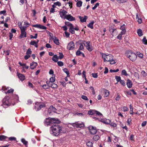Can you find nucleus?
Listing matches in <instances>:
<instances>
[{
	"instance_id": "nucleus-1",
	"label": "nucleus",
	"mask_w": 147,
	"mask_h": 147,
	"mask_svg": "<svg viewBox=\"0 0 147 147\" xmlns=\"http://www.w3.org/2000/svg\"><path fill=\"white\" fill-rule=\"evenodd\" d=\"M67 131L65 128L58 124H53L50 127L51 134L55 136L65 133Z\"/></svg>"
},
{
	"instance_id": "nucleus-2",
	"label": "nucleus",
	"mask_w": 147,
	"mask_h": 147,
	"mask_svg": "<svg viewBox=\"0 0 147 147\" xmlns=\"http://www.w3.org/2000/svg\"><path fill=\"white\" fill-rule=\"evenodd\" d=\"M3 106L5 108H7L11 105H13L15 103H12L11 100L9 97L7 96L5 97L2 101Z\"/></svg>"
},
{
	"instance_id": "nucleus-3",
	"label": "nucleus",
	"mask_w": 147,
	"mask_h": 147,
	"mask_svg": "<svg viewBox=\"0 0 147 147\" xmlns=\"http://www.w3.org/2000/svg\"><path fill=\"white\" fill-rule=\"evenodd\" d=\"M126 55L132 61H135L137 58V55L134 53L131 52H129L126 53Z\"/></svg>"
},
{
	"instance_id": "nucleus-4",
	"label": "nucleus",
	"mask_w": 147,
	"mask_h": 147,
	"mask_svg": "<svg viewBox=\"0 0 147 147\" xmlns=\"http://www.w3.org/2000/svg\"><path fill=\"white\" fill-rule=\"evenodd\" d=\"M102 57L104 60V62L110 61V60L112 59L113 56L111 54L106 55L105 54L102 53Z\"/></svg>"
},
{
	"instance_id": "nucleus-5",
	"label": "nucleus",
	"mask_w": 147,
	"mask_h": 147,
	"mask_svg": "<svg viewBox=\"0 0 147 147\" xmlns=\"http://www.w3.org/2000/svg\"><path fill=\"white\" fill-rule=\"evenodd\" d=\"M71 125L74 128L82 127H84V124L83 123H79L78 122H75V123H71L69 124V125Z\"/></svg>"
},
{
	"instance_id": "nucleus-6",
	"label": "nucleus",
	"mask_w": 147,
	"mask_h": 147,
	"mask_svg": "<svg viewBox=\"0 0 147 147\" xmlns=\"http://www.w3.org/2000/svg\"><path fill=\"white\" fill-rule=\"evenodd\" d=\"M93 118L95 119L96 120H98L99 121H100L107 125L109 124L110 123V122H111L110 120L106 118L99 119L96 117H93Z\"/></svg>"
},
{
	"instance_id": "nucleus-7",
	"label": "nucleus",
	"mask_w": 147,
	"mask_h": 147,
	"mask_svg": "<svg viewBox=\"0 0 147 147\" xmlns=\"http://www.w3.org/2000/svg\"><path fill=\"white\" fill-rule=\"evenodd\" d=\"M90 42L89 41L86 42L85 43H84L85 46L86 47V49L89 51H91L93 49L92 47V46L90 44Z\"/></svg>"
},
{
	"instance_id": "nucleus-8",
	"label": "nucleus",
	"mask_w": 147,
	"mask_h": 147,
	"mask_svg": "<svg viewBox=\"0 0 147 147\" xmlns=\"http://www.w3.org/2000/svg\"><path fill=\"white\" fill-rule=\"evenodd\" d=\"M75 48V45L73 42H70L69 43L67 46V48L69 50H73Z\"/></svg>"
},
{
	"instance_id": "nucleus-9",
	"label": "nucleus",
	"mask_w": 147,
	"mask_h": 147,
	"mask_svg": "<svg viewBox=\"0 0 147 147\" xmlns=\"http://www.w3.org/2000/svg\"><path fill=\"white\" fill-rule=\"evenodd\" d=\"M67 13V11L64 10H63L62 11H60L59 14L62 18L65 19Z\"/></svg>"
},
{
	"instance_id": "nucleus-10",
	"label": "nucleus",
	"mask_w": 147,
	"mask_h": 147,
	"mask_svg": "<svg viewBox=\"0 0 147 147\" xmlns=\"http://www.w3.org/2000/svg\"><path fill=\"white\" fill-rule=\"evenodd\" d=\"M89 129L90 132L92 134H94L96 133L97 130L96 128L93 126H90L89 127Z\"/></svg>"
},
{
	"instance_id": "nucleus-11",
	"label": "nucleus",
	"mask_w": 147,
	"mask_h": 147,
	"mask_svg": "<svg viewBox=\"0 0 147 147\" xmlns=\"http://www.w3.org/2000/svg\"><path fill=\"white\" fill-rule=\"evenodd\" d=\"M51 121V118L49 117L46 118L44 121L45 125L47 126L52 124Z\"/></svg>"
},
{
	"instance_id": "nucleus-12",
	"label": "nucleus",
	"mask_w": 147,
	"mask_h": 147,
	"mask_svg": "<svg viewBox=\"0 0 147 147\" xmlns=\"http://www.w3.org/2000/svg\"><path fill=\"white\" fill-rule=\"evenodd\" d=\"M67 23L68 24H67V25L70 27L69 30L70 32L72 34H74L75 33V31L74 30L73 26L69 22H68Z\"/></svg>"
},
{
	"instance_id": "nucleus-13",
	"label": "nucleus",
	"mask_w": 147,
	"mask_h": 147,
	"mask_svg": "<svg viewBox=\"0 0 147 147\" xmlns=\"http://www.w3.org/2000/svg\"><path fill=\"white\" fill-rule=\"evenodd\" d=\"M65 19H66L67 20L70 21H74L75 20V18L73 17L72 16H71L70 14H68L66 15V17L65 18Z\"/></svg>"
},
{
	"instance_id": "nucleus-14",
	"label": "nucleus",
	"mask_w": 147,
	"mask_h": 147,
	"mask_svg": "<svg viewBox=\"0 0 147 147\" xmlns=\"http://www.w3.org/2000/svg\"><path fill=\"white\" fill-rule=\"evenodd\" d=\"M78 18L81 22H86V20L88 18V17L86 16H84V17L79 16Z\"/></svg>"
},
{
	"instance_id": "nucleus-15",
	"label": "nucleus",
	"mask_w": 147,
	"mask_h": 147,
	"mask_svg": "<svg viewBox=\"0 0 147 147\" xmlns=\"http://www.w3.org/2000/svg\"><path fill=\"white\" fill-rule=\"evenodd\" d=\"M51 120L52 124H53V123L54 124H56L60 123V121L57 118H51Z\"/></svg>"
},
{
	"instance_id": "nucleus-16",
	"label": "nucleus",
	"mask_w": 147,
	"mask_h": 147,
	"mask_svg": "<svg viewBox=\"0 0 147 147\" xmlns=\"http://www.w3.org/2000/svg\"><path fill=\"white\" fill-rule=\"evenodd\" d=\"M38 65L36 62H32L30 64V68L32 69H34L36 68Z\"/></svg>"
},
{
	"instance_id": "nucleus-17",
	"label": "nucleus",
	"mask_w": 147,
	"mask_h": 147,
	"mask_svg": "<svg viewBox=\"0 0 147 147\" xmlns=\"http://www.w3.org/2000/svg\"><path fill=\"white\" fill-rule=\"evenodd\" d=\"M56 110V109L53 106H51L48 109V112L50 114L52 112H55Z\"/></svg>"
},
{
	"instance_id": "nucleus-18",
	"label": "nucleus",
	"mask_w": 147,
	"mask_h": 147,
	"mask_svg": "<svg viewBox=\"0 0 147 147\" xmlns=\"http://www.w3.org/2000/svg\"><path fill=\"white\" fill-rule=\"evenodd\" d=\"M120 29L122 30L121 33L123 34H125L126 32L125 27V24H123L120 27Z\"/></svg>"
},
{
	"instance_id": "nucleus-19",
	"label": "nucleus",
	"mask_w": 147,
	"mask_h": 147,
	"mask_svg": "<svg viewBox=\"0 0 147 147\" xmlns=\"http://www.w3.org/2000/svg\"><path fill=\"white\" fill-rule=\"evenodd\" d=\"M17 75L18 78L21 81H23L25 80V77L24 75L20 74H17Z\"/></svg>"
},
{
	"instance_id": "nucleus-20",
	"label": "nucleus",
	"mask_w": 147,
	"mask_h": 147,
	"mask_svg": "<svg viewBox=\"0 0 147 147\" xmlns=\"http://www.w3.org/2000/svg\"><path fill=\"white\" fill-rule=\"evenodd\" d=\"M26 33L25 31H21V34L19 36V38L21 39L23 38L26 37Z\"/></svg>"
},
{
	"instance_id": "nucleus-21",
	"label": "nucleus",
	"mask_w": 147,
	"mask_h": 147,
	"mask_svg": "<svg viewBox=\"0 0 147 147\" xmlns=\"http://www.w3.org/2000/svg\"><path fill=\"white\" fill-rule=\"evenodd\" d=\"M110 31L111 32V34L113 36H114L115 35H116L117 33V31L115 29H111L110 30Z\"/></svg>"
},
{
	"instance_id": "nucleus-22",
	"label": "nucleus",
	"mask_w": 147,
	"mask_h": 147,
	"mask_svg": "<svg viewBox=\"0 0 147 147\" xmlns=\"http://www.w3.org/2000/svg\"><path fill=\"white\" fill-rule=\"evenodd\" d=\"M127 86L129 88H131L132 86V84L131 81L129 79L127 80V82L126 83Z\"/></svg>"
},
{
	"instance_id": "nucleus-23",
	"label": "nucleus",
	"mask_w": 147,
	"mask_h": 147,
	"mask_svg": "<svg viewBox=\"0 0 147 147\" xmlns=\"http://www.w3.org/2000/svg\"><path fill=\"white\" fill-rule=\"evenodd\" d=\"M61 5V3L59 1H57L56 2H55L52 5V7H56L57 6H58L59 7Z\"/></svg>"
},
{
	"instance_id": "nucleus-24",
	"label": "nucleus",
	"mask_w": 147,
	"mask_h": 147,
	"mask_svg": "<svg viewBox=\"0 0 147 147\" xmlns=\"http://www.w3.org/2000/svg\"><path fill=\"white\" fill-rule=\"evenodd\" d=\"M121 111L124 112L127 111H128V108L126 106H123L120 108Z\"/></svg>"
},
{
	"instance_id": "nucleus-25",
	"label": "nucleus",
	"mask_w": 147,
	"mask_h": 147,
	"mask_svg": "<svg viewBox=\"0 0 147 147\" xmlns=\"http://www.w3.org/2000/svg\"><path fill=\"white\" fill-rule=\"evenodd\" d=\"M52 60L55 62H57L58 60L57 56L56 55H54L52 57Z\"/></svg>"
},
{
	"instance_id": "nucleus-26",
	"label": "nucleus",
	"mask_w": 147,
	"mask_h": 147,
	"mask_svg": "<svg viewBox=\"0 0 147 147\" xmlns=\"http://www.w3.org/2000/svg\"><path fill=\"white\" fill-rule=\"evenodd\" d=\"M76 55L77 56H80L81 55L83 57H85V55L84 54L82 53L80 51L78 50L77 51L76 53Z\"/></svg>"
},
{
	"instance_id": "nucleus-27",
	"label": "nucleus",
	"mask_w": 147,
	"mask_h": 147,
	"mask_svg": "<svg viewBox=\"0 0 147 147\" xmlns=\"http://www.w3.org/2000/svg\"><path fill=\"white\" fill-rule=\"evenodd\" d=\"M19 63L20 66L23 67V68H25L26 69H28L29 68V66L26 65V64H22L20 62H19Z\"/></svg>"
},
{
	"instance_id": "nucleus-28",
	"label": "nucleus",
	"mask_w": 147,
	"mask_h": 147,
	"mask_svg": "<svg viewBox=\"0 0 147 147\" xmlns=\"http://www.w3.org/2000/svg\"><path fill=\"white\" fill-rule=\"evenodd\" d=\"M96 113V110H91L88 112V114L89 115H95Z\"/></svg>"
},
{
	"instance_id": "nucleus-29",
	"label": "nucleus",
	"mask_w": 147,
	"mask_h": 147,
	"mask_svg": "<svg viewBox=\"0 0 147 147\" xmlns=\"http://www.w3.org/2000/svg\"><path fill=\"white\" fill-rule=\"evenodd\" d=\"M55 81V76L54 75H53L50 79V81L51 83L54 82Z\"/></svg>"
},
{
	"instance_id": "nucleus-30",
	"label": "nucleus",
	"mask_w": 147,
	"mask_h": 147,
	"mask_svg": "<svg viewBox=\"0 0 147 147\" xmlns=\"http://www.w3.org/2000/svg\"><path fill=\"white\" fill-rule=\"evenodd\" d=\"M30 44L32 45H34L35 47L37 48L38 47V45L36 43L35 41H31L30 43Z\"/></svg>"
},
{
	"instance_id": "nucleus-31",
	"label": "nucleus",
	"mask_w": 147,
	"mask_h": 147,
	"mask_svg": "<svg viewBox=\"0 0 147 147\" xmlns=\"http://www.w3.org/2000/svg\"><path fill=\"white\" fill-rule=\"evenodd\" d=\"M8 137L4 135L0 136V140L3 141L8 138Z\"/></svg>"
},
{
	"instance_id": "nucleus-32",
	"label": "nucleus",
	"mask_w": 147,
	"mask_h": 147,
	"mask_svg": "<svg viewBox=\"0 0 147 147\" xmlns=\"http://www.w3.org/2000/svg\"><path fill=\"white\" fill-rule=\"evenodd\" d=\"M94 24V22L93 21L91 22L90 23L88 24L87 26L91 29H93L94 28L93 26V24Z\"/></svg>"
},
{
	"instance_id": "nucleus-33",
	"label": "nucleus",
	"mask_w": 147,
	"mask_h": 147,
	"mask_svg": "<svg viewBox=\"0 0 147 147\" xmlns=\"http://www.w3.org/2000/svg\"><path fill=\"white\" fill-rule=\"evenodd\" d=\"M137 33L138 36H141L143 35L142 31L141 29H138L137 31Z\"/></svg>"
},
{
	"instance_id": "nucleus-34",
	"label": "nucleus",
	"mask_w": 147,
	"mask_h": 147,
	"mask_svg": "<svg viewBox=\"0 0 147 147\" xmlns=\"http://www.w3.org/2000/svg\"><path fill=\"white\" fill-rule=\"evenodd\" d=\"M50 86L52 88H57L58 87L57 85V84L54 83H52L51 84Z\"/></svg>"
},
{
	"instance_id": "nucleus-35",
	"label": "nucleus",
	"mask_w": 147,
	"mask_h": 147,
	"mask_svg": "<svg viewBox=\"0 0 147 147\" xmlns=\"http://www.w3.org/2000/svg\"><path fill=\"white\" fill-rule=\"evenodd\" d=\"M129 109L130 110V114L132 115L134 114V113L133 112V108L131 105H129Z\"/></svg>"
},
{
	"instance_id": "nucleus-36",
	"label": "nucleus",
	"mask_w": 147,
	"mask_h": 147,
	"mask_svg": "<svg viewBox=\"0 0 147 147\" xmlns=\"http://www.w3.org/2000/svg\"><path fill=\"white\" fill-rule=\"evenodd\" d=\"M63 70L64 72L65 73H66V74L67 75V77H69V71H68V69L66 68H64L63 69Z\"/></svg>"
},
{
	"instance_id": "nucleus-37",
	"label": "nucleus",
	"mask_w": 147,
	"mask_h": 147,
	"mask_svg": "<svg viewBox=\"0 0 147 147\" xmlns=\"http://www.w3.org/2000/svg\"><path fill=\"white\" fill-rule=\"evenodd\" d=\"M53 40L54 43L57 45H59V40L56 37L55 38H53Z\"/></svg>"
},
{
	"instance_id": "nucleus-38",
	"label": "nucleus",
	"mask_w": 147,
	"mask_h": 147,
	"mask_svg": "<svg viewBox=\"0 0 147 147\" xmlns=\"http://www.w3.org/2000/svg\"><path fill=\"white\" fill-rule=\"evenodd\" d=\"M100 138L99 136L98 135H96L94 136L93 137V139L95 141H97Z\"/></svg>"
},
{
	"instance_id": "nucleus-39",
	"label": "nucleus",
	"mask_w": 147,
	"mask_h": 147,
	"mask_svg": "<svg viewBox=\"0 0 147 147\" xmlns=\"http://www.w3.org/2000/svg\"><path fill=\"white\" fill-rule=\"evenodd\" d=\"M121 74L122 75H124L126 76H127L128 75L127 71L125 69H123L122 71Z\"/></svg>"
},
{
	"instance_id": "nucleus-40",
	"label": "nucleus",
	"mask_w": 147,
	"mask_h": 147,
	"mask_svg": "<svg viewBox=\"0 0 147 147\" xmlns=\"http://www.w3.org/2000/svg\"><path fill=\"white\" fill-rule=\"evenodd\" d=\"M82 2L81 1H78L76 3L77 6L78 7H80L82 6Z\"/></svg>"
},
{
	"instance_id": "nucleus-41",
	"label": "nucleus",
	"mask_w": 147,
	"mask_h": 147,
	"mask_svg": "<svg viewBox=\"0 0 147 147\" xmlns=\"http://www.w3.org/2000/svg\"><path fill=\"white\" fill-rule=\"evenodd\" d=\"M105 97H107L109 95V91L108 90L105 89Z\"/></svg>"
},
{
	"instance_id": "nucleus-42",
	"label": "nucleus",
	"mask_w": 147,
	"mask_h": 147,
	"mask_svg": "<svg viewBox=\"0 0 147 147\" xmlns=\"http://www.w3.org/2000/svg\"><path fill=\"white\" fill-rule=\"evenodd\" d=\"M93 143L92 142L89 141L86 143V145L88 147H91L92 146Z\"/></svg>"
},
{
	"instance_id": "nucleus-43",
	"label": "nucleus",
	"mask_w": 147,
	"mask_h": 147,
	"mask_svg": "<svg viewBox=\"0 0 147 147\" xmlns=\"http://www.w3.org/2000/svg\"><path fill=\"white\" fill-rule=\"evenodd\" d=\"M136 19H138V22L139 24H141L142 22V20L141 19L139 18L138 15H136Z\"/></svg>"
},
{
	"instance_id": "nucleus-44",
	"label": "nucleus",
	"mask_w": 147,
	"mask_h": 147,
	"mask_svg": "<svg viewBox=\"0 0 147 147\" xmlns=\"http://www.w3.org/2000/svg\"><path fill=\"white\" fill-rule=\"evenodd\" d=\"M20 29L21 31H25V30L26 29V27L25 26H20Z\"/></svg>"
},
{
	"instance_id": "nucleus-45",
	"label": "nucleus",
	"mask_w": 147,
	"mask_h": 147,
	"mask_svg": "<svg viewBox=\"0 0 147 147\" xmlns=\"http://www.w3.org/2000/svg\"><path fill=\"white\" fill-rule=\"evenodd\" d=\"M57 64L58 66L60 67L63 66L64 65L63 62L61 61H59L57 62Z\"/></svg>"
},
{
	"instance_id": "nucleus-46",
	"label": "nucleus",
	"mask_w": 147,
	"mask_h": 147,
	"mask_svg": "<svg viewBox=\"0 0 147 147\" xmlns=\"http://www.w3.org/2000/svg\"><path fill=\"white\" fill-rule=\"evenodd\" d=\"M21 141L25 145H27L28 142L26 141L24 139L22 138L21 139Z\"/></svg>"
},
{
	"instance_id": "nucleus-47",
	"label": "nucleus",
	"mask_w": 147,
	"mask_h": 147,
	"mask_svg": "<svg viewBox=\"0 0 147 147\" xmlns=\"http://www.w3.org/2000/svg\"><path fill=\"white\" fill-rule=\"evenodd\" d=\"M115 78L117 82H120V81L121 80V77L119 76H116L115 77Z\"/></svg>"
},
{
	"instance_id": "nucleus-48",
	"label": "nucleus",
	"mask_w": 147,
	"mask_h": 147,
	"mask_svg": "<svg viewBox=\"0 0 147 147\" xmlns=\"http://www.w3.org/2000/svg\"><path fill=\"white\" fill-rule=\"evenodd\" d=\"M110 124L111 126L113 127H116L117 126V124L113 122H111Z\"/></svg>"
},
{
	"instance_id": "nucleus-49",
	"label": "nucleus",
	"mask_w": 147,
	"mask_h": 147,
	"mask_svg": "<svg viewBox=\"0 0 147 147\" xmlns=\"http://www.w3.org/2000/svg\"><path fill=\"white\" fill-rule=\"evenodd\" d=\"M8 138V140L10 141H12L13 140H14V141L16 140V138H15L14 137H11Z\"/></svg>"
},
{
	"instance_id": "nucleus-50",
	"label": "nucleus",
	"mask_w": 147,
	"mask_h": 147,
	"mask_svg": "<svg viewBox=\"0 0 147 147\" xmlns=\"http://www.w3.org/2000/svg\"><path fill=\"white\" fill-rule=\"evenodd\" d=\"M120 83L123 86H124L125 85V81L123 80H121L120 82Z\"/></svg>"
},
{
	"instance_id": "nucleus-51",
	"label": "nucleus",
	"mask_w": 147,
	"mask_h": 147,
	"mask_svg": "<svg viewBox=\"0 0 147 147\" xmlns=\"http://www.w3.org/2000/svg\"><path fill=\"white\" fill-rule=\"evenodd\" d=\"M32 53V51H31V49L29 48L28 49L26 53V54L27 55H30Z\"/></svg>"
},
{
	"instance_id": "nucleus-52",
	"label": "nucleus",
	"mask_w": 147,
	"mask_h": 147,
	"mask_svg": "<svg viewBox=\"0 0 147 147\" xmlns=\"http://www.w3.org/2000/svg\"><path fill=\"white\" fill-rule=\"evenodd\" d=\"M45 107V105L44 104H41L39 106V107L38 108L37 110L38 111L40 110L42 108H43Z\"/></svg>"
},
{
	"instance_id": "nucleus-53",
	"label": "nucleus",
	"mask_w": 147,
	"mask_h": 147,
	"mask_svg": "<svg viewBox=\"0 0 147 147\" xmlns=\"http://www.w3.org/2000/svg\"><path fill=\"white\" fill-rule=\"evenodd\" d=\"M142 41L143 43L145 45L147 44V40L145 37H144Z\"/></svg>"
},
{
	"instance_id": "nucleus-54",
	"label": "nucleus",
	"mask_w": 147,
	"mask_h": 147,
	"mask_svg": "<svg viewBox=\"0 0 147 147\" xmlns=\"http://www.w3.org/2000/svg\"><path fill=\"white\" fill-rule=\"evenodd\" d=\"M59 59H61L63 57V54L61 53H59Z\"/></svg>"
},
{
	"instance_id": "nucleus-55",
	"label": "nucleus",
	"mask_w": 147,
	"mask_h": 147,
	"mask_svg": "<svg viewBox=\"0 0 147 147\" xmlns=\"http://www.w3.org/2000/svg\"><path fill=\"white\" fill-rule=\"evenodd\" d=\"M137 54L138 55V56L141 58H142L143 57V55L140 53L138 52H137Z\"/></svg>"
},
{
	"instance_id": "nucleus-56",
	"label": "nucleus",
	"mask_w": 147,
	"mask_h": 147,
	"mask_svg": "<svg viewBox=\"0 0 147 147\" xmlns=\"http://www.w3.org/2000/svg\"><path fill=\"white\" fill-rule=\"evenodd\" d=\"M42 87L44 89H47L49 88V86L47 84H44L42 86Z\"/></svg>"
},
{
	"instance_id": "nucleus-57",
	"label": "nucleus",
	"mask_w": 147,
	"mask_h": 147,
	"mask_svg": "<svg viewBox=\"0 0 147 147\" xmlns=\"http://www.w3.org/2000/svg\"><path fill=\"white\" fill-rule=\"evenodd\" d=\"M119 70L118 69H116V70H114V69H111L109 71L111 72H116L118 71H119Z\"/></svg>"
},
{
	"instance_id": "nucleus-58",
	"label": "nucleus",
	"mask_w": 147,
	"mask_h": 147,
	"mask_svg": "<svg viewBox=\"0 0 147 147\" xmlns=\"http://www.w3.org/2000/svg\"><path fill=\"white\" fill-rule=\"evenodd\" d=\"M90 88L91 89V90L92 91V94L93 95H94L95 93L93 87L92 86H90Z\"/></svg>"
},
{
	"instance_id": "nucleus-59",
	"label": "nucleus",
	"mask_w": 147,
	"mask_h": 147,
	"mask_svg": "<svg viewBox=\"0 0 147 147\" xmlns=\"http://www.w3.org/2000/svg\"><path fill=\"white\" fill-rule=\"evenodd\" d=\"M109 62H110L111 64H114L116 63L115 61L113 59V57H112V59L110 60V61Z\"/></svg>"
},
{
	"instance_id": "nucleus-60",
	"label": "nucleus",
	"mask_w": 147,
	"mask_h": 147,
	"mask_svg": "<svg viewBox=\"0 0 147 147\" xmlns=\"http://www.w3.org/2000/svg\"><path fill=\"white\" fill-rule=\"evenodd\" d=\"M37 34H35V36H34L33 35H31L30 36V38L31 39H32V38L36 39L37 38Z\"/></svg>"
},
{
	"instance_id": "nucleus-61",
	"label": "nucleus",
	"mask_w": 147,
	"mask_h": 147,
	"mask_svg": "<svg viewBox=\"0 0 147 147\" xmlns=\"http://www.w3.org/2000/svg\"><path fill=\"white\" fill-rule=\"evenodd\" d=\"M124 34H122L121 32L117 36V38L120 40H121L122 35Z\"/></svg>"
},
{
	"instance_id": "nucleus-62",
	"label": "nucleus",
	"mask_w": 147,
	"mask_h": 147,
	"mask_svg": "<svg viewBox=\"0 0 147 147\" xmlns=\"http://www.w3.org/2000/svg\"><path fill=\"white\" fill-rule=\"evenodd\" d=\"M81 98L83 100H88V99L87 97L86 96H85L84 95H82L81 96Z\"/></svg>"
},
{
	"instance_id": "nucleus-63",
	"label": "nucleus",
	"mask_w": 147,
	"mask_h": 147,
	"mask_svg": "<svg viewBox=\"0 0 147 147\" xmlns=\"http://www.w3.org/2000/svg\"><path fill=\"white\" fill-rule=\"evenodd\" d=\"M40 29L43 30H46L47 29V27L44 26L40 25L39 28Z\"/></svg>"
},
{
	"instance_id": "nucleus-64",
	"label": "nucleus",
	"mask_w": 147,
	"mask_h": 147,
	"mask_svg": "<svg viewBox=\"0 0 147 147\" xmlns=\"http://www.w3.org/2000/svg\"><path fill=\"white\" fill-rule=\"evenodd\" d=\"M141 74L144 77H146L147 75L146 73L144 70L142 71Z\"/></svg>"
}]
</instances>
